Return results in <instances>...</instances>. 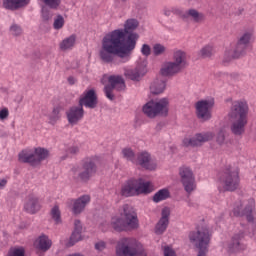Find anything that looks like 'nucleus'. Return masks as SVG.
Here are the masks:
<instances>
[{"label":"nucleus","instance_id":"14","mask_svg":"<svg viewBox=\"0 0 256 256\" xmlns=\"http://www.w3.org/2000/svg\"><path fill=\"white\" fill-rule=\"evenodd\" d=\"M215 137L213 132L196 133L193 137H186L182 141L184 147H201L204 143L212 141Z\"/></svg>","mask_w":256,"mask_h":256},{"label":"nucleus","instance_id":"54","mask_svg":"<svg viewBox=\"0 0 256 256\" xmlns=\"http://www.w3.org/2000/svg\"><path fill=\"white\" fill-rule=\"evenodd\" d=\"M68 82L70 83V85H74L75 84V78L69 77Z\"/></svg>","mask_w":256,"mask_h":256},{"label":"nucleus","instance_id":"5","mask_svg":"<svg viewBox=\"0 0 256 256\" xmlns=\"http://www.w3.org/2000/svg\"><path fill=\"white\" fill-rule=\"evenodd\" d=\"M219 191H237L241 185V178L239 176V168L228 166L222 172L218 180Z\"/></svg>","mask_w":256,"mask_h":256},{"label":"nucleus","instance_id":"25","mask_svg":"<svg viewBox=\"0 0 256 256\" xmlns=\"http://www.w3.org/2000/svg\"><path fill=\"white\" fill-rule=\"evenodd\" d=\"M183 71L179 68L174 62L169 61L163 64L160 73L164 77H173V75H177V73H181Z\"/></svg>","mask_w":256,"mask_h":256},{"label":"nucleus","instance_id":"3","mask_svg":"<svg viewBox=\"0 0 256 256\" xmlns=\"http://www.w3.org/2000/svg\"><path fill=\"white\" fill-rule=\"evenodd\" d=\"M249 106L247 102L234 101L232 103L228 117L231 121V131L234 135H242L245 133V125H247V112Z\"/></svg>","mask_w":256,"mask_h":256},{"label":"nucleus","instance_id":"30","mask_svg":"<svg viewBox=\"0 0 256 256\" xmlns=\"http://www.w3.org/2000/svg\"><path fill=\"white\" fill-rule=\"evenodd\" d=\"M183 19H192L194 23H202V21H205V14L195 9H190L183 14Z\"/></svg>","mask_w":256,"mask_h":256},{"label":"nucleus","instance_id":"50","mask_svg":"<svg viewBox=\"0 0 256 256\" xmlns=\"http://www.w3.org/2000/svg\"><path fill=\"white\" fill-rule=\"evenodd\" d=\"M69 155H77L79 153V147L78 146H72L68 148Z\"/></svg>","mask_w":256,"mask_h":256},{"label":"nucleus","instance_id":"6","mask_svg":"<svg viewBox=\"0 0 256 256\" xmlns=\"http://www.w3.org/2000/svg\"><path fill=\"white\" fill-rule=\"evenodd\" d=\"M95 173H97V165L91 158H85L79 166H74L71 169L74 181H80L81 183H88Z\"/></svg>","mask_w":256,"mask_h":256},{"label":"nucleus","instance_id":"35","mask_svg":"<svg viewBox=\"0 0 256 256\" xmlns=\"http://www.w3.org/2000/svg\"><path fill=\"white\" fill-rule=\"evenodd\" d=\"M75 45V35H71L70 37L64 39L60 43L61 51H69V49H73Z\"/></svg>","mask_w":256,"mask_h":256},{"label":"nucleus","instance_id":"7","mask_svg":"<svg viewBox=\"0 0 256 256\" xmlns=\"http://www.w3.org/2000/svg\"><path fill=\"white\" fill-rule=\"evenodd\" d=\"M117 256H147L143 245L134 238H123L116 246Z\"/></svg>","mask_w":256,"mask_h":256},{"label":"nucleus","instance_id":"40","mask_svg":"<svg viewBox=\"0 0 256 256\" xmlns=\"http://www.w3.org/2000/svg\"><path fill=\"white\" fill-rule=\"evenodd\" d=\"M8 256H25V248L23 247L12 248L9 251Z\"/></svg>","mask_w":256,"mask_h":256},{"label":"nucleus","instance_id":"31","mask_svg":"<svg viewBox=\"0 0 256 256\" xmlns=\"http://www.w3.org/2000/svg\"><path fill=\"white\" fill-rule=\"evenodd\" d=\"M33 151H34V161H35L36 167L37 165H41V162L45 161V159L49 157V150L45 148L38 147V148H35Z\"/></svg>","mask_w":256,"mask_h":256},{"label":"nucleus","instance_id":"44","mask_svg":"<svg viewBox=\"0 0 256 256\" xmlns=\"http://www.w3.org/2000/svg\"><path fill=\"white\" fill-rule=\"evenodd\" d=\"M216 141L218 145H223L225 143V132L223 130H221L217 137H216Z\"/></svg>","mask_w":256,"mask_h":256},{"label":"nucleus","instance_id":"53","mask_svg":"<svg viewBox=\"0 0 256 256\" xmlns=\"http://www.w3.org/2000/svg\"><path fill=\"white\" fill-rule=\"evenodd\" d=\"M7 185V179H1L0 180V189H3Z\"/></svg>","mask_w":256,"mask_h":256},{"label":"nucleus","instance_id":"32","mask_svg":"<svg viewBox=\"0 0 256 256\" xmlns=\"http://www.w3.org/2000/svg\"><path fill=\"white\" fill-rule=\"evenodd\" d=\"M167 84L163 80H154L150 85V93L153 95H160V93H163L165 91V87Z\"/></svg>","mask_w":256,"mask_h":256},{"label":"nucleus","instance_id":"56","mask_svg":"<svg viewBox=\"0 0 256 256\" xmlns=\"http://www.w3.org/2000/svg\"><path fill=\"white\" fill-rule=\"evenodd\" d=\"M123 1V3H125L127 0H122Z\"/></svg>","mask_w":256,"mask_h":256},{"label":"nucleus","instance_id":"24","mask_svg":"<svg viewBox=\"0 0 256 256\" xmlns=\"http://www.w3.org/2000/svg\"><path fill=\"white\" fill-rule=\"evenodd\" d=\"M29 3H31V0H3L2 6L9 11H17V9L27 7Z\"/></svg>","mask_w":256,"mask_h":256},{"label":"nucleus","instance_id":"37","mask_svg":"<svg viewBox=\"0 0 256 256\" xmlns=\"http://www.w3.org/2000/svg\"><path fill=\"white\" fill-rule=\"evenodd\" d=\"M51 219L55 222L56 225L61 224V210L59 205H55L50 211Z\"/></svg>","mask_w":256,"mask_h":256},{"label":"nucleus","instance_id":"29","mask_svg":"<svg viewBox=\"0 0 256 256\" xmlns=\"http://www.w3.org/2000/svg\"><path fill=\"white\" fill-rule=\"evenodd\" d=\"M36 249H39V251H49L51 249V246L53 245V242L51 239H49L46 235H41L38 237V239L34 243Z\"/></svg>","mask_w":256,"mask_h":256},{"label":"nucleus","instance_id":"46","mask_svg":"<svg viewBox=\"0 0 256 256\" xmlns=\"http://www.w3.org/2000/svg\"><path fill=\"white\" fill-rule=\"evenodd\" d=\"M164 256H176L175 250L169 246L164 247Z\"/></svg>","mask_w":256,"mask_h":256},{"label":"nucleus","instance_id":"51","mask_svg":"<svg viewBox=\"0 0 256 256\" xmlns=\"http://www.w3.org/2000/svg\"><path fill=\"white\" fill-rule=\"evenodd\" d=\"M105 247H106V244H105V242H103V241L97 242V243L95 244V249H96L97 251H103V249H105Z\"/></svg>","mask_w":256,"mask_h":256},{"label":"nucleus","instance_id":"43","mask_svg":"<svg viewBox=\"0 0 256 256\" xmlns=\"http://www.w3.org/2000/svg\"><path fill=\"white\" fill-rule=\"evenodd\" d=\"M154 55H163V52L165 51V46L161 44H155L153 47Z\"/></svg>","mask_w":256,"mask_h":256},{"label":"nucleus","instance_id":"55","mask_svg":"<svg viewBox=\"0 0 256 256\" xmlns=\"http://www.w3.org/2000/svg\"><path fill=\"white\" fill-rule=\"evenodd\" d=\"M43 17H45V11L42 12Z\"/></svg>","mask_w":256,"mask_h":256},{"label":"nucleus","instance_id":"33","mask_svg":"<svg viewBox=\"0 0 256 256\" xmlns=\"http://www.w3.org/2000/svg\"><path fill=\"white\" fill-rule=\"evenodd\" d=\"M169 197H171L169 189L164 188L154 194L153 201L154 203H161V201H165V199H169Z\"/></svg>","mask_w":256,"mask_h":256},{"label":"nucleus","instance_id":"48","mask_svg":"<svg viewBox=\"0 0 256 256\" xmlns=\"http://www.w3.org/2000/svg\"><path fill=\"white\" fill-rule=\"evenodd\" d=\"M74 231H83V226L81 225V220L74 221Z\"/></svg>","mask_w":256,"mask_h":256},{"label":"nucleus","instance_id":"15","mask_svg":"<svg viewBox=\"0 0 256 256\" xmlns=\"http://www.w3.org/2000/svg\"><path fill=\"white\" fill-rule=\"evenodd\" d=\"M179 175L185 192L193 193L196 188L195 176L193 175V171H191L188 167H182L179 170Z\"/></svg>","mask_w":256,"mask_h":256},{"label":"nucleus","instance_id":"52","mask_svg":"<svg viewBox=\"0 0 256 256\" xmlns=\"http://www.w3.org/2000/svg\"><path fill=\"white\" fill-rule=\"evenodd\" d=\"M100 229H101L103 232L108 231V229H109V223L103 222L102 224H100Z\"/></svg>","mask_w":256,"mask_h":256},{"label":"nucleus","instance_id":"12","mask_svg":"<svg viewBox=\"0 0 256 256\" xmlns=\"http://www.w3.org/2000/svg\"><path fill=\"white\" fill-rule=\"evenodd\" d=\"M255 210V200H243L236 202L233 215L235 217H246L247 221H253V211Z\"/></svg>","mask_w":256,"mask_h":256},{"label":"nucleus","instance_id":"42","mask_svg":"<svg viewBox=\"0 0 256 256\" xmlns=\"http://www.w3.org/2000/svg\"><path fill=\"white\" fill-rule=\"evenodd\" d=\"M78 241H81V232L73 231L70 237V244L75 245V243H78Z\"/></svg>","mask_w":256,"mask_h":256},{"label":"nucleus","instance_id":"26","mask_svg":"<svg viewBox=\"0 0 256 256\" xmlns=\"http://www.w3.org/2000/svg\"><path fill=\"white\" fill-rule=\"evenodd\" d=\"M18 160L20 163H28L32 167H36L35 164V152L33 149H24L18 154Z\"/></svg>","mask_w":256,"mask_h":256},{"label":"nucleus","instance_id":"1","mask_svg":"<svg viewBox=\"0 0 256 256\" xmlns=\"http://www.w3.org/2000/svg\"><path fill=\"white\" fill-rule=\"evenodd\" d=\"M139 36L135 33H109L102 40L100 58L104 63H115V55L121 63H129L137 47Z\"/></svg>","mask_w":256,"mask_h":256},{"label":"nucleus","instance_id":"21","mask_svg":"<svg viewBox=\"0 0 256 256\" xmlns=\"http://www.w3.org/2000/svg\"><path fill=\"white\" fill-rule=\"evenodd\" d=\"M147 73V64L142 62L137 64L134 69H128L124 72L125 77L131 79V81H139Z\"/></svg>","mask_w":256,"mask_h":256},{"label":"nucleus","instance_id":"4","mask_svg":"<svg viewBox=\"0 0 256 256\" xmlns=\"http://www.w3.org/2000/svg\"><path fill=\"white\" fill-rule=\"evenodd\" d=\"M153 191V184L150 181H144L143 178H131L124 182L121 187L122 197H135Z\"/></svg>","mask_w":256,"mask_h":256},{"label":"nucleus","instance_id":"45","mask_svg":"<svg viewBox=\"0 0 256 256\" xmlns=\"http://www.w3.org/2000/svg\"><path fill=\"white\" fill-rule=\"evenodd\" d=\"M142 55H145V57H149L151 55V47L147 44H144L141 48Z\"/></svg>","mask_w":256,"mask_h":256},{"label":"nucleus","instance_id":"18","mask_svg":"<svg viewBox=\"0 0 256 256\" xmlns=\"http://www.w3.org/2000/svg\"><path fill=\"white\" fill-rule=\"evenodd\" d=\"M89 203H91V196L89 195H83L78 199H71L68 201V205H72V213L74 215H81Z\"/></svg>","mask_w":256,"mask_h":256},{"label":"nucleus","instance_id":"22","mask_svg":"<svg viewBox=\"0 0 256 256\" xmlns=\"http://www.w3.org/2000/svg\"><path fill=\"white\" fill-rule=\"evenodd\" d=\"M170 216L171 210L168 207L163 208L161 212V218L155 227V233L157 235H163L164 231H167V227H169Z\"/></svg>","mask_w":256,"mask_h":256},{"label":"nucleus","instance_id":"23","mask_svg":"<svg viewBox=\"0 0 256 256\" xmlns=\"http://www.w3.org/2000/svg\"><path fill=\"white\" fill-rule=\"evenodd\" d=\"M41 209V203L39 202V198L37 196L31 194L26 197L24 203V210L26 213H30V215H35L37 211Z\"/></svg>","mask_w":256,"mask_h":256},{"label":"nucleus","instance_id":"20","mask_svg":"<svg viewBox=\"0 0 256 256\" xmlns=\"http://www.w3.org/2000/svg\"><path fill=\"white\" fill-rule=\"evenodd\" d=\"M85 115V110L81 105L73 106L66 112V117L70 125H77Z\"/></svg>","mask_w":256,"mask_h":256},{"label":"nucleus","instance_id":"16","mask_svg":"<svg viewBox=\"0 0 256 256\" xmlns=\"http://www.w3.org/2000/svg\"><path fill=\"white\" fill-rule=\"evenodd\" d=\"M134 165H140V167L147 171H155V169H157V162L151 158L149 152L145 151L138 153Z\"/></svg>","mask_w":256,"mask_h":256},{"label":"nucleus","instance_id":"28","mask_svg":"<svg viewBox=\"0 0 256 256\" xmlns=\"http://www.w3.org/2000/svg\"><path fill=\"white\" fill-rule=\"evenodd\" d=\"M172 63L182 70L185 69L187 67V53L183 50L174 51Z\"/></svg>","mask_w":256,"mask_h":256},{"label":"nucleus","instance_id":"39","mask_svg":"<svg viewBox=\"0 0 256 256\" xmlns=\"http://www.w3.org/2000/svg\"><path fill=\"white\" fill-rule=\"evenodd\" d=\"M49 9H59L61 0H40Z\"/></svg>","mask_w":256,"mask_h":256},{"label":"nucleus","instance_id":"8","mask_svg":"<svg viewBox=\"0 0 256 256\" xmlns=\"http://www.w3.org/2000/svg\"><path fill=\"white\" fill-rule=\"evenodd\" d=\"M142 111L149 119H155V117L159 116L167 117L169 113V99L150 100L144 104Z\"/></svg>","mask_w":256,"mask_h":256},{"label":"nucleus","instance_id":"17","mask_svg":"<svg viewBox=\"0 0 256 256\" xmlns=\"http://www.w3.org/2000/svg\"><path fill=\"white\" fill-rule=\"evenodd\" d=\"M245 249H247V246L243 243V234L234 235L226 246V251L229 255L241 253V251H245Z\"/></svg>","mask_w":256,"mask_h":256},{"label":"nucleus","instance_id":"10","mask_svg":"<svg viewBox=\"0 0 256 256\" xmlns=\"http://www.w3.org/2000/svg\"><path fill=\"white\" fill-rule=\"evenodd\" d=\"M108 81V85L104 87V93L107 99L113 101L115 96L113 95V89L117 91H123L125 89V80L121 76H107L104 75L101 79V83L105 84Z\"/></svg>","mask_w":256,"mask_h":256},{"label":"nucleus","instance_id":"41","mask_svg":"<svg viewBox=\"0 0 256 256\" xmlns=\"http://www.w3.org/2000/svg\"><path fill=\"white\" fill-rule=\"evenodd\" d=\"M54 29H61L65 25V19L63 16L59 15L57 18L54 20Z\"/></svg>","mask_w":256,"mask_h":256},{"label":"nucleus","instance_id":"36","mask_svg":"<svg viewBox=\"0 0 256 256\" xmlns=\"http://www.w3.org/2000/svg\"><path fill=\"white\" fill-rule=\"evenodd\" d=\"M122 156H123V159H126V161H130L133 164L137 163V158L135 157V151H133V149L129 147L122 149Z\"/></svg>","mask_w":256,"mask_h":256},{"label":"nucleus","instance_id":"2","mask_svg":"<svg viewBox=\"0 0 256 256\" xmlns=\"http://www.w3.org/2000/svg\"><path fill=\"white\" fill-rule=\"evenodd\" d=\"M110 227L121 233L123 231H130V229H137L139 227V219L137 213L129 204L123 205L119 209V213L111 218Z\"/></svg>","mask_w":256,"mask_h":256},{"label":"nucleus","instance_id":"47","mask_svg":"<svg viewBox=\"0 0 256 256\" xmlns=\"http://www.w3.org/2000/svg\"><path fill=\"white\" fill-rule=\"evenodd\" d=\"M9 117V109L3 108L0 110V119L1 121H4V119H7Z\"/></svg>","mask_w":256,"mask_h":256},{"label":"nucleus","instance_id":"38","mask_svg":"<svg viewBox=\"0 0 256 256\" xmlns=\"http://www.w3.org/2000/svg\"><path fill=\"white\" fill-rule=\"evenodd\" d=\"M215 55V48L212 45H206L200 50V56L203 59H207V57H211Z\"/></svg>","mask_w":256,"mask_h":256},{"label":"nucleus","instance_id":"11","mask_svg":"<svg viewBox=\"0 0 256 256\" xmlns=\"http://www.w3.org/2000/svg\"><path fill=\"white\" fill-rule=\"evenodd\" d=\"M249 43H253V36L250 33H246L239 39L233 49L225 52V58L227 61H231V59H239V57L245 53V49H247V45H249Z\"/></svg>","mask_w":256,"mask_h":256},{"label":"nucleus","instance_id":"19","mask_svg":"<svg viewBox=\"0 0 256 256\" xmlns=\"http://www.w3.org/2000/svg\"><path fill=\"white\" fill-rule=\"evenodd\" d=\"M79 105L87 107L88 109H95L97 107V94L95 90H87L79 99Z\"/></svg>","mask_w":256,"mask_h":256},{"label":"nucleus","instance_id":"27","mask_svg":"<svg viewBox=\"0 0 256 256\" xmlns=\"http://www.w3.org/2000/svg\"><path fill=\"white\" fill-rule=\"evenodd\" d=\"M139 27V20L135 18H129L124 22V29H117L112 33H133Z\"/></svg>","mask_w":256,"mask_h":256},{"label":"nucleus","instance_id":"13","mask_svg":"<svg viewBox=\"0 0 256 256\" xmlns=\"http://www.w3.org/2000/svg\"><path fill=\"white\" fill-rule=\"evenodd\" d=\"M215 107V99L208 98L199 100L195 104L196 117L201 121H209L212 117L211 110Z\"/></svg>","mask_w":256,"mask_h":256},{"label":"nucleus","instance_id":"34","mask_svg":"<svg viewBox=\"0 0 256 256\" xmlns=\"http://www.w3.org/2000/svg\"><path fill=\"white\" fill-rule=\"evenodd\" d=\"M61 119V107L56 106L48 116V123L50 125H57V121Z\"/></svg>","mask_w":256,"mask_h":256},{"label":"nucleus","instance_id":"49","mask_svg":"<svg viewBox=\"0 0 256 256\" xmlns=\"http://www.w3.org/2000/svg\"><path fill=\"white\" fill-rule=\"evenodd\" d=\"M10 31L12 33H21L22 29H21V26L17 25V24H13L11 27H10Z\"/></svg>","mask_w":256,"mask_h":256},{"label":"nucleus","instance_id":"9","mask_svg":"<svg viewBox=\"0 0 256 256\" xmlns=\"http://www.w3.org/2000/svg\"><path fill=\"white\" fill-rule=\"evenodd\" d=\"M189 239L190 243L199 249L197 256H207V253H209V242L211 241L209 229L202 228L198 231H192L189 233Z\"/></svg>","mask_w":256,"mask_h":256}]
</instances>
